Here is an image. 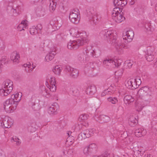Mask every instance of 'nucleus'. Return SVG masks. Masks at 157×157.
Here are the masks:
<instances>
[{"mask_svg":"<svg viewBox=\"0 0 157 157\" xmlns=\"http://www.w3.org/2000/svg\"><path fill=\"white\" fill-rule=\"evenodd\" d=\"M78 32L74 28H71L69 30H67V34H69L71 36L74 37H78L79 36L78 34Z\"/></svg>","mask_w":157,"mask_h":157,"instance_id":"obj_24","label":"nucleus"},{"mask_svg":"<svg viewBox=\"0 0 157 157\" xmlns=\"http://www.w3.org/2000/svg\"><path fill=\"white\" fill-rule=\"evenodd\" d=\"M50 88H49L51 91L53 92H54L56 91V85H51L49 86Z\"/></svg>","mask_w":157,"mask_h":157,"instance_id":"obj_42","label":"nucleus"},{"mask_svg":"<svg viewBox=\"0 0 157 157\" xmlns=\"http://www.w3.org/2000/svg\"><path fill=\"white\" fill-rule=\"evenodd\" d=\"M155 9L156 10H157V4L156 5V7H155Z\"/></svg>","mask_w":157,"mask_h":157,"instance_id":"obj_62","label":"nucleus"},{"mask_svg":"<svg viewBox=\"0 0 157 157\" xmlns=\"http://www.w3.org/2000/svg\"><path fill=\"white\" fill-rule=\"evenodd\" d=\"M94 157H96V156H94ZM98 157H109V154L105 152L101 155H100Z\"/></svg>","mask_w":157,"mask_h":157,"instance_id":"obj_45","label":"nucleus"},{"mask_svg":"<svg viewBox=\"0 0 157 157\" xmlns=\"http://www.w3.org/2000/svg\"><path fill=\"white\" fill-rule=\"evenodd\" d=\"M35 27H36V29H37V31L38 30H40L42 28V25L41 24H38Z\"/></svg>","mask_w":157,"mask_h":157,"instance_id":"obj_48","label":"nucleus"},{"mask_svg":"<svg viewBox=\"0 0 157 157\" xmlns=\"http://www.w3.org/2000/svg\"><path fill=\"white\" fill-rule=\"evenodd\" d=\"M13 156H12L11 157H16V156H15V155H14V153L13 152Z\"/></svg>","mask_w":157,"mask_h":157,"instance_id":"obj_60","label":"nucleus"},{"mask_svg":"<svg viewBox=\"0 0 157 157\" xmlns=\"http://www.w3.org/2000/svg\"><path fill=\"white\" fill-rule=\"evenodd\" d=\"M137 85L136 78L130 79L125 83V86L127 88L132 90L137 88Z\"/></svg>","mask_w":157,"mask_h":157,"instance_id":"obj_12","label":"nucleus"},{"mask_svg":"<svg viewBox=\"0 0 157 157\" xmlns=\"http://www.w3.org/2000/svg\"><path fill=\"white\" fill-rule=\"evenodd\" d=\"M83 54L84 56L82 57V58L81 56L79 58V60H83L85 57L86 60H89V58L93 57L95 55L94 50L91 48L90 47H88L86 48V49L83 51Z\"/></svg>","mask_w":157,"mask_h":157,"instance_id":"obj_7","label":"nucleus"},{"mask_svg":"<svg viewBox=\"0 0 157 157\" xmlns=\"http://www.w3.org/2000/svg\"><path fill=\"white\" fill-rule=\"evenodd\" d=\"M134 11L136 12H137V8H135L134 9Z\"/></svg>","mask_w":157,"mask_h":157,"instance_id":"obj_59","label":"nucleus"},{"mask_svg":"<svg viewBox=\"0 0 157 157\" xmlns=\"http://www.w3.org/2000/svg\"><path fill=\"white\" fill-rule=\"evenodd\" d=\"M122 10V9L120 8V7H116L114 8L113 11L112 12V15L116 16V15L117 14L120 13V12L121 13Z\"/></svg>","mask_w":157,"mask_h":157,"instance_id":"obj_32","label":"nucleus"},{"mask_svg":"<svg viewBox=\"0 0 157 157\" xmlns=\"http://www.w3.org/2000/svg\"><path fill=\"white\" fill-rule=\"evenodd\" d=\"M29 32L30 34L33 35H35L38 32L37 29H36V27H35L34 26L30 29Z\"/></svg>","mask_w":157,"mask_h":157,"instance_id":"obj_39","label":"nucleus"},{"mask_svg":"<svg viewBox=\"0 0 157 157\" xmlns=\"http://www.w3.org/2000/svg\"><path fill=\"white\" fill-rule=\"evenodd\" d=\"M19 58V55L17 53L16 51L13 52L11 55V59L13 62L16 63L18 62Z\"/></svg>","mask_w":157,"mask_h":157,"instance_id":"obj_21","label":"nucleus"},{"mask_svg":"<svg viewBox=\"0 0 157 157\" xmlns=\"http://www.w3.org/2000/svg\"><path fill=\"white\" fill-rule=\"evenodd\" d=\"M145 57L146 59L149 62L152 61L154 59V57L153 52L151 49H150L147 50Z\"/></svg>","mask_w":157,"mask_h":157,"instance_id":"obj_18","label":"nucleus"},{"mask_svg":"<svg viewBox=\"0 0 157 157\" xmlns=\"http://www.w3.org/2000/svg\"><path fill=\"white\" fill-rule=\"evenodd\" d=\"M78 12L75 10H74L71 12L69 17L71 21L75 24L78 23L80 18L78 17Z\"/></svg>","mask_w":157,"mask_h":157,"instance_id":"obj_10","label":"nucleus"},{"mask_svg":"<svg viewBox=\"0 0 157 157\" xmlns=\"http://www.w3.org/2000/svg\"><path fill=\"white\" fill-rule=\"evenodd\" d=\"M108 101L113 104H116L118 101L117 98L116 97H109L107 98Z\"/></svg>","mask_w":157,"mask_h":157,"instance_id":"obj_36","label":"nucleus"},{"mask_svg":"<svg viewBox=\"0 0 157 157\" xmlns=\"http://www.w3.org/2000/svg\"><path fill=\"white\" fill-rule=\"evenodd\" d=\"M11 11L13 13H14V11H15V14L18 15L19 13V11L20 9V6H16L15 8H13V7H11Z\"/></svg>","mask_w":157,"mask_h":157,"instance_id":"obj_37","label":"nucleus"},{"mask_svg":"<svg viewBox=\"0 0 157 157\" xmlns=\"http://www.w3.org/2000/svg\"><path fill=\"white\" fill-rule=\"evenodd\" d=\"M108 134L109 135V136H110L111 139H113L114 136L111 132H108V133H107V134H106L107 135Z\"/></svg>","mask_w":157,"mask_h":157,"instance_id":"obj_50","label":"nucleus"},{"mask_svg":"<svg viewBox=\"0 0 157 157\" xmlns=\"http://www.w3.org/2000/svg\"><path fill=\"white\" fill-rule=\"evenodd\" d=\"M55 50L56 49H55L54 51L50 52L46 56L45 59L46 61L49 62L53 59L56 54Z\"/></svg>","mask_w":157,"mask_h":157,"instance_id":"obj_27","label":"nucleus"},{"mask_svg":"<svg viewBox=\"0 0 157 157\" xmlns=\"http://www.w3.org/2000/svg\"><path fill=\"white\" fill-rule=\"evenodd\" d=\"M113 94V92H111L109 90V89H107L105 90L101 94V96L103 97L106 94H110L111 93Z\"/></svg>","mask_w":157,"mask_h":157,"instance_id":"obj_40","label":"nucleus"},{"mask_svg":"<svg viewBox=\"0 0 157 157\" xmlns=\"http://www.w3.org/2000/svg\"><path fill=\"white\" fill-rule=\"evenodd\" d=\"M9 117L4 115L0 117V125L3 128H10L11 124L9 121Z\"/></svg>","mask_w":157,"mask_h":157,"instance_id":"obj_8","label":"nucleus"},{"mask_svg":"<svg viewBox=\"0 0 157 157\" xmlns=\"http://www.w3.org/2000/svg\"><path fill=\"white\" fill-rule=\"evenodd\" d=\"M94 119L97 122L101 123L108 122L110 120L109 117L104 115H100L98 117L95 116Z\"/></svg>","mask_w":157,"mask_h":157,"instance_id":"obj_14","label":"nucleus"},{"mask_svg":"<svg viewBox=\"0 0 157 157\" xmlns=\"http://www.w3.org/2000/svg\"><path fill=\"white\" fill-rule=\"evenodd\" d=\"M33 66H32V68H31V63H29H29L28 64H24L23 65V66L26 68L25 69V71L27 72H29L30 71H32L33 69H34L35 67V66H34V67L33 66V64H32Z\"/></svg>","mask_w":157,"mask_h":157,"instance_id":"obj_31","label":"nucleus"},{"mask_svg":"<svg viewBox=\"0 0 157 157\" xmlns=\"http://www.w3.org/2000/svg\"><path fill=\"white\" fill-rule=\"evenodd\" d=\"M2 60H1L0 61V73H1V72H2V70L1 69V66L2 65Z\"/></svg>","mask_w":157,"mask_h":157,"instance_id":"obj_52","label":"nucleus"},{"mask_svg":"<svg viewBox=\"0 0 157 157\" xmlns=\"http://www.w3.org/2000/svg\"><path fill=\"white\" fill-rule=\"evenodd\" d=\"M11 142L14 141L16 142V144L17 146L20 145L21 144V141L16 136H13L11 137Z\"/></svg>","mask_w":157,"mask_h":157,"instance_id":"obj_35","label":"nucleus"},{"mask_svg":"<svg viewBox=\"0 0 157 157\" xmlns=\"http://www.w3.org/2000/svg\"><path fill=\"white\" fill-rule=\"evenodd\" d=\"M65 69L67 71L70 73V75L72 78H76L78 77L79 72L77 69L68 66L66 67Z\"/></svg>","mask_w":157,"mask_h":157,"instance_id":"obj_13","label":"nucleus"},{"mask_svg":"<svg viewBox=\"0 0 157 157\" xmlns=\"http://www.w3.org/2000/svg\"><path fill=\"white\" fill-rule=\"evenodd\" d=\"M125 34L123 35V38L124 40H127V42H131L133 39L134 33L132 30H129L125 33Z\"/></svg>","mask_w":157,"mask_h":157,"instance_id":"obj_15","label":"nucleus"},{"mask_svg":"<svg viewBox=\"0 0 157 157\" xmlns=\"http://www.w3.org/2000/svg\"><path fill=\"white\" fill-rule=\"evenodd\" d=\"M22 94L21 92L17 93L15 94L12 95L11 98L7 100L4 103V108L6 111L10 112L16 109L18 103L21 100Z\"/></svg>","mask_w":157,"mask_h":157,"instance_id":"obj_2","label":"nucleus"},{"mask_svg":"<svg viewBox=\"0 0 157 157\" xmlns=\"http://www.w3.org/2000/svg\"><path fill=\"white\" fill-rule=\"evenodd\" d=\"M148 88L146 86H144L142 87L141 89L138 90V95H139V97H138V98H139V99L141 98L142 99V97H144L146 94L148 90ZM140 102V101H139V99L138 98V105H140L141 106L140 108H138V111H141L142 108L145 106V104L143 103V102Z\"/></svg>","mask_w":157,"mask_h":157,"instance_id":"obj_6","label":"nucleus"},{"mask_svg":"<svg viewBox=\"0 0 157 157\" xmlns=\"http://www.w3.org/2000/svg\"><path fill=\"white\" fill-rule=\"evenodd\" d=\"M104 37L105 39H109L110 41H112V44L115 46L119 54L123 53V48L127 49L131 47V46L128 44H124L121 43L120 41L117 40L116 33H114L113 31L109 30L105 32Z\"/></svg>","mask_w":157,"mask_h":157,"instance_id":"obj_1","label":"nucleus"},{"mask_svg":"<svg viewBox=\"0 0 157 157\" xmlns=\"http://www.w3.org/2000/svg\"><path fill=\"white\" fill-rule=\"evenodd\" d=\"M121 62H119V60L117 59L114 60L109 59L105 60L103 61V64L105 65L112 67H118L121 65Z\"/></svg>","mask_w":157,"mask_h":157,"instance_id":"obj_9","label":"nucleus"},{"mask_svg":"<svg viewBox=\"0 0 157 157\" xmlns=\"http://www.w3.org/2000/svg\"><path fill=\"white\" fill-rule=\"evenodd\" d=\"M118 111L120 113H122L123 112V108L122 106H120L117 109Z\"/></svg>","mask_w":157,"mask_h":157,"instance_id":"obj_46","label":"nucleus"},{"mask_svg":"<svg viewBox=\"0 0 157 157\" xmlns=\"http://www.w3.org/2000/svg\"><path fill=\"white\" fill-rule=\"evenodd\" d=\"M137 121L136 118L133 116H130L128 120V123L130 126L132 127L134 126L136 124V122Z\"/></svg>","mask_w":157,"mask_h":157,"instance_id":"obj_29","label":"nucleus"},{"mask_svg":"<svg viewBox=\"0 0 157 157\" xmlns=\"http://www.w3.org/2000/svg\"><path fill=\"white\" fill-rule=\"evenodd\" d=\"M140 61L141 62H140L141 64H142V65L144 63V61L143 60H141Z\"/></svg>","mask_w":157,"mask_h":157,"instance_id":"obj_57","label":"nucleus"},{"mask_svg":"<svg viewBox=\"0 0 157 157\" xmlns=\"http://www.w3.org/2000/svg\"><path fill=\"white\" fill-rule=\"evenodd\" d=\"M113 3L115 6L123 7L127 4L126 0H114Z\"/></svg>","mask_w":157,"mask_h":157,"instance_id":"obj_20","label":"nucleus"},{"mask_svg":"<svg viewBox=\"0 0 157 157\" xmlns=\"http://www.w3.org/2000/svg\"><path fill=\"white\" fill-rule=\"evenodd\" d=\"M75 151V150L73 149H69L68 151V153L70 154H71Z\"/></svg>","mask_w":157,"mask_h":157,"instance_id":"obj_49","label":"nucleus"},{"mask_svg":"<svg viewBox=\"0 0 157 157\" xmlns=\"http://www.w3.org/2000/svg\"><path fill=\"white\" fill-rule=\"evenodd\" d=\"M56 103L52 105L49 108L48 112L50 114H56L57 113V110L58 109L57 106H56Z\"/></svg>","mask_w":157,"mask_h":157,"instance_id":"obj_22","label":"nucleus"},{"mask_svg":"<svg viewBox=\"0 0 157 157\" xmlns=\"http://www.w3.org/2000/svg\"><path fill=\"white\" fill-rule=\"evenodd\" d=\"M49 82L52 85H54L56 84V81L54 77H51L49 80Z\"/></svg>","mask_w":157,"mask_h":157,"instance_id":"obj_43","label":"nucleus"},{"mask_svg":"<svg viewBox=\"0 0 157 157\" xmlns=\"http://www.w3.org/2000/svg\"><path fill=\"white\" fill-rule=\"evenodd\" d=\"M88 117V115L86 114H82L80 115L78 120L81 122L80 123L81 126H82V125L85 126V125L83 123L84 122H85V121L87 120ZM79 124H79L78 125H79Z\"/></svg>","mask_w":157,"mask_h":157,"instance_id":"obj_25","label":"nucleus"},{"mask_svg":"<svg viewBox=\"0 0 157 157\" xmlns=\"http://www.w3.org/2000/svg\"><path fill=\"white\" fill-rule=\"evenodd\" d=\"M96 89L95 86L94 85L89 86L86 90V93L87 94L92 95L96 93Z\"/></svg>","mask_w":157,"mask_h":157,"instance_id":"obj_19","label":"nucleus"},{"mask_svg":"<svg viewBox=\"0 0 157 157\" xmlns=\"http://www.w3.org/2000/svg\"><path fill=\"white\" fill-rule=\"evenodd\" d=\"M141 81L140 78H139L138 80V87L141 84Z\"/></svg>","mask_w":157,"mask_h":157,"instance_id":"obj_53","label":"nucleus"},{"mask_svg":"<svg viewBox=\"0 0 157 157\" xmlns=\"http://www.w3.org/2000/svg\"><path fill=\"white\" fill-rule=\"evenodd\" d=\"M135 136H136V132H135Z\"/></svg>","mask_w":157,"mask_h":157,"instance_id":"obj_64","label":"nucleus"},{"mask_svg":"<svg viewBox=\"0 0 157 157\" xmlns=\"http://www.w3.org/2000/svg\"><path fill=\"white\" fill-rule=\"evenodd\" d=\"M134 98L129 95H126L124 98V101L125 104L129 105L131 102H133Z\"/></svg>","mask_w":157,"mask_h":157,"instance_id":"obj_26","label":"nucleus"},{"mask_svg":"<svg viewBox=\"0 0 157 157\" xmlns=\"http://www.w3.org/2000/svg\"><path fill=\"white\" fill-rule=\"evenodd\" d=\"M83 152L84 154L86 156L90 155L92 153L90 151V150L88 147H86L84 148Z\"/></svg>","mask_w":157,"mask_h":157,"instance_id":"obj_38","label":"nucleus"},{"mask_svg":"<svg viewBox=\"0 0 157 157\" xmlns=\"http://www.w3.org/2000/svg\"><path fill=\"white\" fill-rule=\"evenodd\" d=\"M28 21L26 20H23L18 26L17 29L19 31L25 30L24 28H26L28 26Z\"/></svg>","mask_w":157,"mask_h":157,"instance_id":"obj_28","label":"nucleus"},{"mask_svg":"<svg viewBox=\"0 0 157 157\" xmlns=\"http://www.w3.org/2000/svg\"><path fill=\"white\" fill-rule=\"evenodd\" d=\"M153 67L157 69V58L156 62L154 64Z\"/></svg>","mask_w":157,"mask_h":157,"instance_id":"obj_51","label":"nucleus"},{"mask_svg":"<svg viewBox=\"0 0 157 157\" xmlns=\"http://www.w3.org/2000/svg\"><path fill=\"white\" fill-rule=\"evenodd\" d=\"M72 95L74 96H77L79 94V91L78 90L75 89L71 91Z\"/></svg>","mask_w":157,"mask_h":157,"instance_id":"obj_41","label":"nucleus"},{"mask_svg":"<svg viewBox=\"0 0 157 157\" xmlns=\"http://www.w3.org/2000/svg\"><path fill=\"white\" fill-rule=\"evenodd\" d=\"M71 132L70 131H69L68 133H67V134L68 135L70 136V134H71Z\"/></svg>","mask_w":157,"mask_h":157,"instance_id":"obj_58","label":"nucleus"},{"mask_svg":"<svg viewBox=\"0 0 157 157\" xmlns=\"http://www.w3.org/2000/svg\"><path fill=\"white\" fill-rule=\"evenodd\" d=\"M44 91L47 94H48L49 93H48V92H47V90H46V89H45L44 90Z\"/></svg>","mask_w":157,"mask_h":157,"instance_id":"obj_56","label":"nucleus"},{"mask_svg":"<svg viewBox=\"0 0 157 157\" xmlns=\"http://www.w3.org/2000/svg\"><path fill=\"white\" fill-rule=\"evenodd\" d=\"M88 147L89 148L90 151H91V153L95 152L97 151V146L95 144H91Z\"/></svg>","mask_w":157,"mask_h":157,"instance_id":"obj_33","label":"nucleus"},{"mask_svg":"<svg viewBox=\"0 0 157 157\" xmlns=\"http://www.w3.org/2000/svg\"><path fill=\"white\" fill-rule=\"evenodd\" d=\"M53 72L56 75H59L62 70V67L60 65H57L53 69Z\"/></svg>","mask_w":157,"mask_h":157,"instance_id":"obj_30","label":"nucleus"},{"mask_svg":"<svg viewBox=\"0 0 157 157\" xmlns=\"http://www.w3.org/2000/svg\"><path fill=\"white\" fill-rule=\"evenodd\" d=\"M134 154H135V151H134ZM133 156H134V157H136H136H137V156H136V155H135V154H134V155H133Z\"/></svg>","mask_w":157,"mask_h":157,"instance_id":"obj_61","label":"nucleus"},{"mask_svg":"<svg viewBox=\"0 0 157 157\" xmlns=\"http://www.w3.org/2000/svg\"><path fill=\"white\" fill-rule=\"evenodd\" d=\"M59 0H49L50 5L49 10L51 12H53L56 7V3L59 2Z\"/></svg>","mask_w":157,"mask_h":157,"instance_id":"obj_23","label":"nucleus"},{"mask_svg":"<svg viewBox=\"0 0 157 157\" xmlns=\"http://www.w3.org/2000/svg\"><path fill=\"white\" fill-rule=\"evenodd\" d=\"M135 3V1L134 0H133V1H132H132H131L130 2V5H132L134 4Z\"/></svg>","mask_w":157,"mask_h":157,"instance_id":"obj_55","label":"nucleus"},{"mask_svg":"<svg viewBox=\"0 0 157 157\" xmlns=\"http://www.w3.org/2000/svg\"><path fill=\"white\" fill-rule=\"evenodd\" d=\"M144 151H139V150H138V157H142V156L144 155Z\"/></svg>","mask_w":157,"mask_h":157,"instance_id":"obj_47","label":"nucleus"},{"mask_svg":"<svg viewBox=\"0 0 157 157\" xmlns=\"http://www.w3.org/2000/svg\"><path fill=\"white\" fill-rule=\"evenodd\" d=\"M142 25L140 26L143 27V29L146 32L149 33L152 31L151 23L150 22L148 21L144 22Z\"/></svg>","mask_w":157,"mask_h":157,"instance_id":"obj_16","label":"nucleus"},{"mask_svg":"<svg viewBox=\"0 0 157 157\" xmlns=\"http://www.w3.org/2000/svg\"><path fill=\"white\" fill-rule=\"evenodd\" d=\"M151 155H149L147 157H151Z\"/></svg>","mask_w":157,"mask_h":157,"instance_id":"obj_63","label":"nucleus"},{"mask_svg":"<svg viewBox=\"0 0 157 157\" xmlns=\"http://www.w3.org/2000/svg\"><path fill=\"white\" fill-rule=\"evenodd\" d=\"M125 64H127V66L129 68H130L132 65V63L130 60H128L125 61Z\"/></svg>","mask_w":157,"mask_h":157,"instance_id":"obj_44","label":"nucleus"},{"mask_svg":"<svg viewBox=\"0 0 157 157\" xmlns=\"http://www.w3.org/2000/svg\"><path fill=\"white\" fill-rule=\"evenodd\" d=\"M86 14L89 17L90 21H92L93 24H96L99 21V17L94 11L93 8L87 9L86 10Z\"/></svg>","mask_w":157,"mask_h":157,"instance_id":"obj_5","label":"nucleus"},{"mask_svg":"<svg viewBox=\"0 0 157 157\" xmlns=\"http://www.w3.org/2000/svg\"><path fill=\"white\" fill-rule=\"evenodd\" d=\"M78 34L81 39L76 40H70L67 44V48L70 49H77L79 46L83 45L85 43H87L89 40L87 35L85 32H78Z\"/></svg>","mask_w":157,"mask_h":157,"instance_id":"obj_3","label":"nucleus"},{"mask_svg":"<svg viewBox=\"0 0 157 157\" xmlns=\"http://www.w3.org/2000/svg\"><path fill=\"white\" fill-rule=\"evenodd\" d=\"M143 55L141 54H138V58L139 57V58L142 59V58L143 57Z\"/></svg>","mask_w":157,"mask_h":157,"instance_id":"obj_54","label":"nucleus"},{"mask_svg":"<svg viewBox=\"0 0 157 157\" xmlns=\"http://www.w3.org/2000/svg\"><path fill=\"white\" fill-rule=\"evenodd\" d=\"M146 131L143 128H138V136L139 137L144 136L146 133Z\"/></svg>","mask_w":157,"mask_h":157,"instance_id":"obj_34","label":"nucleus"},{"mask_svg":"<svg viewBox=\"0 0 157 157\" xmlns=\"http://www.w3.org/2000/svg\"><path fill=\"white\" fill-rule=\"evenodd\" d=\"M124 12H122L121 13V12L120 13L116 15V16H112L113 18L115 21L118 23H120L122 22L125 18L123 15L124 14Z\"/></svg>","mask_w":157,"mask_h":157,"instance_id":"obj_17","label":"nucleus"},{"mask_svg":"<svg viewBox=\"0 0 157 157\" xmlns=\"http://www.w3.org/2000/svg\"><path fill=\"white\" fill-rule=\"evenodd\" d=\"M93 129H86L81 132L78 136V138L81 140L90 137L94 133Z\"/></svg>","mask_w":157,"mask_h":157,"instance_id":"obj_11","label":"nucleus"},{"mask_svg":"<svg viewBox=\"0 0 157 157\" xmlns=\"http://www.w3.org/2000/svg\"><path fill=\"white\" fill-rule=\"evenodd\" d=\"M13 89L12 82L9 79H7L2 85V88L0 89V94L2 96H6L10 93Z\"/></svg>","mask_w":157,"mask_h":157,"instance_id":"obj_4","label":"nucleus"}]
</instances>
